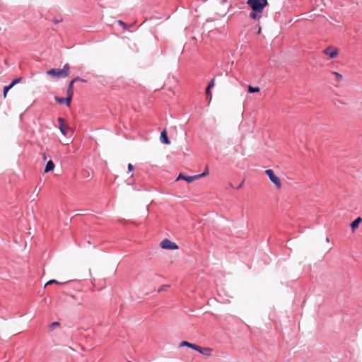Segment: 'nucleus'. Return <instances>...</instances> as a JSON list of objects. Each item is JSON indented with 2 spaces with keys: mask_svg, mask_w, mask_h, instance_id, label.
<instances>
[{
  "mask_svg": "<svg viewBox=\"0 0 362 362\" xmlns=\"http://www.w3.org/2000/svg\"><path fill=\"white\" fill-rule=\"evenodd\" d=\"M42 158L44 160H45L47 159V156H46L45 153H43Z\"/></svg>",
  "mask_w": 362,
  "mask_h": 362,
  "instance_id": "nucleus-28",
  "label": "nucleus"
},
{
  "mask_svg": "<svg viewBox=\"0 0 362 362\" xmlns=\"http://www.w3.org/2000/svg\"><path fill=\"white\" fill-rule=\"evenodd\" d=\"M81 80V78H80V77H76V78H74L73 79V81H74V82L78 81H80Z\"/></svg>",
  "mask_w": 362,
  "mask_h": 362,
  "instance_id": "nucleus-27",
  "label": "nucleus"
},
{
  "mask_svg": "<svg viewBox=\"0 0 362 362\" xmlns=\"http://www.w3.org/2000/svg\"><path fill=\"white\" fill-rule=\"evenodd\" d=\"M329 238H326V241H327V242H329Z\"/></svg>",
  "mask_w": 362,
  "mask_h": 362,
  "instance_id": "nucleus-31",
  "label": "nucleus"
},
{
  "mask_svg": "<svg viewBox=\"0 0 362 362\" xmlns=\"http://www.w3.org/2000/svg\"><path fill=\"white\" fill-rule=\"evenodd\" d=\"M255 29H257V33L258 34H260L261 33V27L259 25H257L255 26Z\"/></svg>",
  "mask_w": 362,
  "mask_h": 362,
  "instance_id": "nucleus-26",
  "label": "nucleus"
},
{
  "mask_svg": "<svg viewBox=\"0 0 362 362\" xmlns=\"http://www.w3.org/2000/svg\"><path fill=\"white\" fill-rule=\"evenodd\" d=\"M122 25L124 26V29H128L131 27L132 24L124 23V24H122Z\"/></svg>",
  "mask_w": 362,
  "mask_h": 362,
  "instance_id": "nucleus-25",
  "label": "nucleus"
},
{
  "mask_svg": "<svg viewBox=\"0 0 362 362\" xmlns=\"http://www.w3.org/2000/svg\"><path fill=\"white\" fill-rule=\"evenodd\" d=\"M208 173H209V170L206 168L205 170V171L202 174H199V175H201V177H202L206 176V175H208Z\"/></svg>",
  "mask_w": 362,
  "mask_h": 362,
  "instance_id": "nucleus-24",
  "label": "nucleus"
},
{
  "mask_svg": "<svg viewBox=\"0 0 362 362\" xmlns=\"http://www.w3.org/2000/svg\"><path fill=\"white\" fill-rule=\"evenodd\" d=\"M10 89H11V88L9 86H6L4 87V90H3V97H4V98H6L7 93H8V90Z\"/></svg>",
  "mask_w": 362,
  "mask_h": 362,
  "instance_id": "nucleus-19",
  "label": "nucleus"
},
{
  "mask_svg": "<svg viewBox=\"0 0 362 362\" xmlns=\"http://www.w3.org/2000/svg\"><path fill=\"white\" fill-rule=\"evenodd\" d=\"M201 178V175H194V176H187V175H185L184 174L182 173H180L177 178L176 179V180H185L186 182H187L188 183H190L196 180H198Z\"/></svg>",
  "mask_w": 362,
  "mask_h": 362,
  "instance_id": "nucleus-7",
  "label": "nucleus"
},
{
  "mask_svg": "<svg viewBox=\"0 0 362 362\" xmlns=\"http://www.w3.org/2000/svg\"><path fill=\"white\" fill-rule=\"evenodd\" d=\"M80 81H81V82H86V81L83 79V78H81V80Z\"/></svg>",
  "mask_w": 362,
  "mask_h": 362,
  "instance_id": "nucleus-29",
  "label": "nucleus"
},
{
  "mask_svg": "<svg viewBox=\"0 0 362 362\" xmlns=\"http://www.w3.org/2000/svg\"><path fill=\"white\" fill-rule=\"evenodd\" d=\"M361 222H362V218L361 217H358L353 222H351V228L352 231H355V230L358 228L359 223Z\"/></svg>",
  "mask_w": 362,
  "mask_h": 362,
  "instance_id": "nucleus-12",
  "label": "nucleus"
},
{
  "mask_svg": "<svg viewBox=\"0 0 362 362\" xmlns=\"http://www.w3.org/2000/svg\"><path fill=\"white\" fill-rule=\"evenodd\" d=\"M180 346H187V347L191 348V349H194L195 351L199 349L198 345L189 343V342H188L187 341H182L180 343Z\"/></svg>",
  "mask_w": 362,
  "mask_h": 362,
  "instance_id": "nucleus-11",
  "label": "nucleus"
},
{
  "mask_svg": "<svg viewBox=\"0 0 362 362\" xmlns=\"http://www.w3.org/2000/svg\"><path fill=\"white\" fill-rule=\"evenodd\" d=\"M48 75L57 78H66L70 74V66L68 64L64 65L63 69H52L47 71Z\"/></svg>",
  "mask_w": 362,
  "mask_h": 362,
  "instance_id": "nucleus-2",
  "label": "nucleus"
},
{
  "mask_svg": "<svg viewBox=\"0 0 362 362\" xmlns=\"http://www.w3.org/2000/svg\"><path fill=\"white\" fill-rule=\"evenodd\" d=\"M59 326V323L57 322L51 323L49 326V331H53L56 327H57Z\"/></svg>",
  "mask_w": 362,
  "mask_h": 362,
  "instance_id": "nucleus-21",
  "label": "nucleus"
},
{
  "mask_svg": "<svg viewBox=\"0 0 362 362\" xmlns=\"http://www.w3.org/2000/svg\"><path fill=\"white\" fill-rule=\"evenodd\" d=\"M322 53L328 56L329 59H335L339 56V49L333 46H328L322 51Z\"/></svg>",
  "mask_w": 362,
  "mask_h": 362,
  "instance_id": "nucleus-4",
  "label": "nucleus"
},
{
  "mask_svg": "<svg viewBox=\"0 0 362 362\" xmlns=\"http://www.w3.org/2000/svg\"><path fill=\"white\" fill-rule=\"evenodd\" d=\"M248 92L250 93L259 92L260 89L259 87H253L252 86H248Z\"/></svg>",
  "mask_w": 362,
  "mask_h": 362,
  "instance_id": "nucleus-16",
  "label": "nucleus"
},
{
  "mask_svg": "<svg viewBox=\"0 0 362 362\" xmlns=\"http://www.w3.org/2000/svg\"><path fill=\"white\" fill-rule=\"evenodd\" d=\"M265 173L269 177L270 181L276 186L277 189H280L281 187V180L279 177L274 174L273 170H266Z\"/></svg>",
  "mask_w": 362,
  "mask_h": 362,
  "instance_id": "nucleus-3",
  "label": "nucleus"
},
{
  "mask_svg": "<svg viewBox=\"0 0 362 362\" xmlns=\"http://www.w3.org/2000/svg\"><path fill=\"white\" fill-rule=\"evenodd\" d=\"M198 348L199 349L197 350L198 352L201 353L202 354L204 355V356H211V352H212V349L211 348H209V347H202V346H198Z\"/></svg>",
  "mask_w": 362,
  "mask_h": 362,
  "instance_id": "nucleus-9",
  "label": "nucleus"
},
{
  "mask_svg": "<svg viewBox=\"0 0 362 362\" xmlns=\"http://www.w3.org/2000/svg\"><path fill=\"white\" fill-rule=\"evenodd\" d=\"M214 86H215V78H213L211 80V81L209 82L207 87L209 88H212Z\"/></svg>",
  "mask_w": 362,
  "mask_h": 362,
  "instance_id": "nucleus-22",
  "label": "nucleus"
},
{
  "mask_svg": "<svg viewBox=\"0 0 362 362\" xmlns=\"http://www.w3.org/2000/svg\"><path fill=\"white\" fill-rule=\"evenodd\" d=\"M361 105H362V101H361Z\"/></svg>",
  "mask_w": 362,
  "mask_h": 362,
  "instance_id": "nucleus-32",
  "label": "nucleus"
},
{
  "mask_svg": "<svg viewBox=\"0 0 362 362\" xmlns=\"http://www.w3.org/2000/svg\"><path fill=\"white\" fill-rule=\"evenodd\" d=\"M211 88H209L208 87L206 89V99L209 100V102H210L211 100V98H212V95H211Z\"/></svg>",
  "mask_w": 362,
  "mask_h": 362,
  "instance_id": "nucleus-17",
  "label": "nucleus"
},
{
  "mask_svg": "<svg viewBox=\"0 0 362 362\" xmlns=\"http://www.w3.org/2000/svg\"><path fill=\"white\" fill-rule=\"evenodd\" d=\"M75 82L72 80L70 81L69 86H68V89H67V95H69L70 96H72L74 95V83Z\"/></svg>",
  "mask_w": 362,
  "mask_h": 362,
  "instance_id": "nucleus-14",
  "label": "nucleus"
},
{
  "mask_svg": "<svg viewBox=\"0 0 362 362\" xmlns=\"http://www.w3.org/2000/svg\"><path fill=\"white\" fill-rule=\"evenodd\" d=\"M248 6L252 8V11L250 13V17L257 21L262 16V13L268 4L267 0H247Z\"/></svg>",
  "mask_w": 362,
  "mask_h": 362,
  "instance_id": "nucleus-1",
  "label": "nucleus"
},
{
  "mask_svg": "<svg viewBox=\"0 0 362 362\" xmlns=\"http://www.w3.org/2000/svg\"><path fill=\"white\" fill-rule=\"evenodd\" d=\"M72 98L73 97L69 95H67L66 98L55 96L54 100L59 103H65L67 107H69L71 105Z\"/></svg>",
  "mask_w": 362,
  "mask_h": 362,
  "instance_id": "nucleus-8",
  "label": "nucleus"
},
{
  "mask_svg": "<svg viewBox=\"0 0 362 362\" xmlns=\"http://www.w3.org/2000/svg\"><path fill=\"white\" fill-rule=\"evenodd\" d=\"M160 246L163 249L166 250H177L178 246L173 242L168 239H165L160 243Z\"/></svg>",
  "mask_w": 362,
  "mask_h": 362,
  "instance_id": "nucleus-5",
  "label": "nucleus"
},
{
  "mask_svg": "<svg viewBox=\"0 0 362 362\" xmlns=\"http://www.w3.org/2000/svg\"><path fill=\"white\" fill-rule=\"evenodd\" d=\"M65 282H62V281H59L57 280H55V279H52V280H49V281H47L45 285V287H46L47 285H50V284H64Z\"/></svg>",
  "mask_w": 362,
  "mask_h": 362,
  "instance_id": "nucleus-18",
  "label": "nucleus"
},
{
  "mask_svg": "<svg viewBox=\"0 0 362 362\" xmlns=\"http://www.w3.org/2000/svg\"><path fill=\"white\" fill-rule=\"evenodd\" d=\"M134 165L132 163H129V165H128V170L129 171H132V170H134Z\"/></svg>",
  "mask_w": 362,
  "mask_h": 362,
  "instance_id": "nucleus-23",
  "label": "nucleus"
},
{
  "mask_svg": "<svg viewBox=\"0 0 362 362\" xmlns=\"http://www.w3.org/2000/svg\"><path fill=\"white\" fill-rule=\"evenodd\" d=\"M117 23H123V22H122L121 20H119V21H117Z\"/></svg>",
  "mask_w": 362,
  "mask_h": 362,
  "instance_id": "nucleus-30",
  "label": "nucleus"
},
{
  "mask_svg": "<svg viewBox=\"0 0 362 362\" xmlns=\"http://www.w3.org/2000/svg\"><path fill=\"white\" fill-rule=\"evenodd\" d=\"M57 120L59 124V129L61 133L63 135L66 136L68 134V131L69 129L68 124H66V121L62 117H59Z\"/></svg>",
  "mask_w": 362,
  "mask_h": 362,
  "instance_id": "nucleus-6",
  "label": "nucleus"
},
{
  "mask_svg": "<svg viewBox=\"0 0 362 362\" xmlns=\"http://www.w3.org/2000/svg\"><path fill=\"white\" fill-rule=\"evenodd\" d=\"M332 74L334 76V81L337 82H340L343 79V76L337 71H332Z\"/></svg>",
  "mask_w": 362,
  "mask_h": 362,
  "instance_id": "nucleus-15",
  "label": "nucleus"
},
{
  "mask_svg": "<svg viewBox=\"0 0 362 362\" xmlns=\"http://www.w3.org/2000/svg\"><path fill=\"white\" fill-rule=\"evenodd\" d=\"M160 141L163 143V144H170V141L168 137V135H167V131L166 129H163L160 134Z\"/></svg>",
  "mask_w": 362,
  "mask_h": 362,
  "instance_id": "nucleus-10",
  "label": "nucleus"
},
{
  "mask_svg": "<svg viewBox=\"0 0 362 362\" xmlns=\"http://www.w3.org/2000/svg\"><path fill=\"white\" fill-rule=\"evenodd\" d=\"M22 80V78H18L16 79H13L10 85H8L11 88L17 83H20Z\"/></svg>",
  "mask_w": 362,
  "mask_h": 362,
  "instance_id": "nucleus-20",
  "label": "nucleus"
},
{
  "mask_svg": "<svg viewBox=\"0 0 362 362\" xmlns=\"http://www.w3.org/2000/svg\"><path fill=\"white\" fill-rule=\"evenodd\" d=\"M54 163L52 162V160H49L47 163V165L45 166V173H47L52 170H54Z\"/></svg>",
  "mask_w": 362,
  "mask_h": 362,
  "instance_id": "nucleus-13",
  "label": "nucleus"
}]
</instances>
